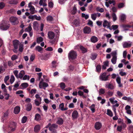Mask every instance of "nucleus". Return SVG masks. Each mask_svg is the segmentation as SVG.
Listing matches in <instances>:
<instances>
[{"instance_id": "nucleus-30", "label": "nucleus", "mask_w": 133, "mask_h": 133, "mask_svg": "<svg viewBox=\"0 0 133 133\" xmlns=\"http://www.w3.org/2000/svg\"><path fill=\"white\" fill-rule=\"evenodd\" d=\"M18 3L17 0H11L9 2V4H16Z\"/></svg>"}, {"instance_id": "nucleus-31", "label": "nucleus", "mask_w": 133, "mask_h": 133, "mask_svg": "<svg viewBox=\"0 0 133 133\" xmlns=\"http://www.w3.org/2000/svg\"><path fill=\"white\" fill-rule=\"evenodd\" d=\"M43 40V38L42 37H40L37 38L36 42L37 43L39 44L40 42H42Z\"/></svg>"}, {"instance_id": "nucleus-46", "label": "nucleus", "mask_w": 133, "mask_h": 133, "mask_svg": "<svg viewBox=\"0 0 133 133\" xmlns=\"http://www.w3.org/2000/svg\"><path fill=\"white\" fill-rule=\"evenodd\" d=\"M82 17L84 18L85 19H88L89 17V16L88 15H86L85 14H82Z\"/></svg>"}, {"instance_id": "nucleus-33", "label": "nucleus", "mask_w": 133, "mask_h": 133, "mask_svg": "<svg viewBox=\"0 0 133 133\" xmlns=\"http://www.w3.org/2000/svg\"><path fill=\"white\" fill-rule=\"evenodd\" d=\"M109 23L106 20H104L103 23V26L104 28L106 27L108 25H109Z\"/></svg>"}, {"instance_id": "nucleus-3", "label": "nucleus", "mask_w": 133, "mask_h": 133, "mask_svg": "<svg viewBox=\"0 0 133 133\" xmlns=\"http://www.w3.org/2000/svg\"><path fill=\"white\" fill-rule=\"evenodd\" d=\"M9 21L12 25H17L19 22L17 18L14 16H12L10 17L9 18Z\"/></svg>"}, {"instance_id": "nucleus-50", "label": "nucleus", "mask_w": 133, "mask_h": 133, "mask_svg": "<svg viewBox=\"0 0 133 133\" xmlns=\"http://www.w3.org/2000/svg\"><path fill=\"white\" fill-rule=\"evenodd\" d=\"M53 20V18L51 16H49L47 17V20L50 22L52 21Z\"/></svg>"}, {"instance_id": "nucleus-22", "label": "nucleus", "mask_w": 133, "mask_h": 133, "mask_svg": "<svg viewBox=\"0 0 133 133\" xmlns=\"http://www.w3.org/2000/svg\"><path fill=\"white\" fill-rule=\"evenodd\" d=\"M32 108L31 104V103H29L27 105L26 110L28 111H29L31 110Z\"/></svg>"}, {"instance_id": "nucleus-7", "label": "nucleus", "mask_w": 133, "mask_h": 133, "mask_svg": "<svg viewBox=\"0 0 133 133\" xmlns=\"http://www.w3.org/2000/svg\"><path fill=\"white\" fill-rule=\"evenodd\" d=\"M78 116V113L76 110H74L72 112V119L74 120L77 119Z\"/></svg>"}, {"instance_id": "nucleus-11", "label": "nucleus", "mask_w": 133, "mask_h": 133, "mask_svg": "<svg viewBox=\"0 0 133 133\" xmlns=\"http://www.w3.org/2000/svg\"><path fill=\"white\" fill-rule=\"evenodd\" d=\"M107 75V73L106 72H104L103 73L99 76V78L102 81H106L107 79L106 78V76Z\"/></svg>"}, {"instance_id": "nucleus-55", "label": "nucleus", "mask_w": 133, "mask_h": 133, "mask_svg": "<svg viewBox=\"0 0 133 133\" xmlns=\"http://www.w3.org/2000/svg\"><path fill=\"white\" fill-rule=\"evenodd\" d=\"M111 27L112 29H113L114 30H116L118 27V26L117 25H112Z\"/></svg>"}, {"instance_id": "nucleus-40", "label": "nucleus", "mask_w": 133, "mask_h": 133, "mask_svg": "<svg viewBox=\"0 0 133 133\" xmlns=\"http://www.w3.org/2000/svg\"><path fill=\"white\" fill-rule=\"evenodd\" d=\"M36 90L32 89L30 92V94L33 96L36 92Z\"/></svg>"}, {"instance_id": "nucleus-14", "label": "nucleus", "mask_w": 133, "mask_h": 133, "mask_svg": "<svg viewBox=\"0 0 133 133\" xmlns=\"http://www.w3.org/2000/svg\"><path fill=\"white\" fill-rule=\"evenodd\" d=\"M90 40L92 42L95 43L98 41V38L95 36H93L91 37Z\"/></svg>"}, {"instance_id": "nucleus-16", "label": "nucleus", "mask_w": 133, "mask_h": 133, "mask_svg": "<svg viewBox=\"0 0 133 133\" xmlns=\"http://www.w3.org/2000/svg\"><path fill=\"white\" fill-rule=\"evenodd\" d=\"M79 48L81 50L82 53L83 54H84L87 51V49L85 48L82 45H80L79 46Z\"/></svg>"}, {"instance_id": "nucleus-6", "label": "nucleus", "mask_w": 133, "mask_h": 133, "mask_svg": "<svg viewBox=\"0 0 133 133\" xmlns=\"http://www.w3.org/2000/svg\"><path fill=\"white\" fill-rule=\"evenodd\" d=\"M91 31V28L88 26H85L83 29V32L85 34H89Z\"/></svg>"}, {"instance_id": "nucleus-19", "label": "nucleus", "mask_w": 133, "mask_h": 133, "mask_svg": "<svg viewBox=\"0 0 133 133\" xmlns=\"http://www.w3.org/2000/svg\"><path fill=\"white\" fill-rule=\"evenodd\" d=\"M107 88L113 90L114 89L115 87L112 84L109 83L108 85H106Z\"/></svg>"}, {"instance_id": "nucleus-12", "label": "nucleus", "mask_w": 133, "mask_h": 133, "mask_svg": "<svg viewBox=\"0 0 133 133\" xmlns=\"http://www.w3.org/2000/svg\"><path fill=\"white\" fill-rule=\"evenodd\" d=\"M102 126L101 124L99 122H97L95 123V128L96 130H99Z\"/></svg>"}, {"instance_id": "nucleus-34", "label": "nucleus", "mask_w": 133, "mask_h": 133, "mask_svg": "<svg viewBox=\"0 0 133 133\" xmlns=\"http://www.w3.org/2000/svg\"><path fill=\"white\" fill-rule=\"evenodd\" d=\"M116 60L117 57H113L111 59V61L113 64H115L116 63Z\"/></svg>"}, {"instance_id": "nucleus-44", "label": "nucleus", "mask_w": 133, "mask_h": 133, "mask_svg": "<svg viewBox=\"0 0 133 133\" xmlns=\"http://www.w3.org/2000/svg\"><path fill=\"white\" fill-rule=\"evenodd\" d=\"M74 24L76 26H77L79 25V23L77 19H75L73 21Z\"/></svg>"}, {"instance_id": "nucleus-29", "label": "nucleus", "mask_w": 133, "mask_h": 133, "mask_svg": "<svg viewBox=\"0 0 133 133\" xmlns=\"http://www.w3.org/2000/svg\"><path fill=\"white\" fill-rule=\"evenodd\" d=\"M36 50L38 51L41 53V52L43 50V48L39 46H36L35 48Z\"/></svg>"}, {"instance_id": "nucleus-8", "label": "nucleus", "mask_w": 133, "mask_h": 133, "mask_svg": "<svg viewBox=\"0 0 133 133\" xmlns=\"http://www.w3.org/2000/svg\"><path fill=\"white\" fill-rule=\"evenodd\" d=\"M12 43L14 48L18 49L19 45V42L17 39H15L13 41Z\"/></svg>"}, {"instance_id": "nucleus-10", "label": "nucleus", "mask_w": 133, "mask_h": 133, "mask_svg": "<svg viewBox=\"0 0 133 133\" xmlns=\"http://www.w3.org/2000/svg\"><path fill=\"white\" fill-rule=\"evenodd\" d=\"M49 38L50 39H53L55 37V35L54 33L51 31H49L48 33Z\"/></svg>"}, {"instance_id": "nucleus-24", "label": "nucleus", "mask_w": 133, "mask_h": 133, "mask_svg": "<svg viewBox=\"0 0 133 133\" xmlns=\"http://www.w3.org/2000/svg\"><path fill=\"white\" fill-rule=\"evenodd\" d=\"M95 105L94 104H93L91 105L90 107V109L92 111V113H93L95 112Z\"/></svg>"}, {"instance_id": "nucleus-4", "label": "nucleus", "mask_w": 133, "mask_h": 133, "mask_svg": "<svg viewBox=\"0 0 133 133\" xmlns=\"http://www.w3.org/2000/svg\"><path fill=\"white\" fill-rule=\"evenodd\" d=\"M10 26V24L3 22L0 24V29L3 30H6L8 29Z\"/></svg>"}, {"instance_id": "nucleus-63", "label": "nucleus", "mask_w": 133, "mask_h": 133, "mask_svg": "<svg viewBox=\"0 0 133 133\" xmlns=\"http://www.w3.org/2000/svg\"><path fill=\"white\" fill-rule=\"evenodd\" d=\"M30 79V77L29 76H28L27 75H25L23 77V80H25L26 79L29 80Z\"/></svg>"}, {"instance_id": "nucleus-13", "label": "nucleus", "mask_w": 133, "mask_h": 133, "mask_svg": "<svg viewBox=\"0 0 133 133\" xmlns=\"http://www.w3.org/2000/svg\"><path fill=\"white\" fill-rule=\"evenodd\" d=\"M8 115V111H6V112L3 113L1 119L2 121L3 122H4L5 120L7 118Z\"/></svg>"}, {"instance_id": "nucleus-54", "label": "nucleus", "mask_w": 133, "mask_h": 133, "mask_svg": "<svg viewBox=\"0 0 133 133\" xmlns=\"http://www.w3.org/2000/svg\"><path fill=\"white\" fill-rule=\"evenodd\" d=\"M18 71L17 70H15L13 71V73L15 76L17 78H18Z\"/></svg>"}, {"instance_id": "nucleus-9", "label": "nucleus", "mask_w": 133, "mask_h": 133, "mask_svg": "<svg viewBox=\"0 0 133 133\" xmlns=\"http://www.w3.org/2000/svg\"><path fill=\"white\" fill-rule=\"evenodd\" d=\"M131 43L130 42H125L123 43V47L124 48H127L130 47L131 45Z\"/></svg>"}, {"instance_id": "nucleus-60", "label": "nucleus", "mask_w": 133, "mask_h": 133, "mask_svg": "<svg viewBox=\"0 0 133 133\" xmlns=\"http://www.w3.org/2000/svg\"><path fill=\"white\" fill-rule=\"evenodd\" d=\"M35 104L37 106H39L41 104V102L38 101L37 99H36L35 100Z\"/></svg>"}, {"instance_id": "nucleus-32", "label": "nucleus", "mask_w": 133, "mask_h": 133, "mask_svg": "<svg viewBox=\"0 0 133 133\" xmlns=\"http://www.w3.org/2000/svg\"><path fill=\"white\" fill-rule=\"evenodd\" d=\"M99 92V95L104 94L105 92V89L103 88L100 89Z\"/></svg>"}, {"instance_id": "nucleus-38", "label": "nucleus", "mask_w": 133, "mask_h": 133, "mask_svg": "<svg viewBox=\"0 0 133 133\" xmlns=\"http://www.w3.org/2000/svg\"><path fill=\"white\" fill-rule=\"evenodd\" d=\"M97 14L94 13L91 15V18L94 20H95L96 18Z\"/></svg>"}, {"instance_id": "nucleus-59", "label": "nucleus", "mask_w": 133, "mask_h": 133, "mask_svg": "<svg viewBox=\"0 0 133 133\" xmlns=\"http://www.w3.org/2000/svg\"><path fill=\"white\" fill-rule=\"evenodd\" d=\"M101 69V67L99 65H97L96 67V69L97 72H99Z\"/></svg>"}, {"instance_id": "nucleus-43", "label": "nucleus", "mask_w": 133, "mask_h": 133, "mask_svg": "<svg viewBox=\"0 0 133 133\" xmlns=\"http://www.w3.org/2000/svg\"><path fill=\"white\" fill-rule=\"evenodd\" d=\"M27 120V118L25 116H24L23 117L22 120L21 122L22 123H25Z\"/></svg>"}, {"instance_id": "nucleus-62", "label": "nucleus", "mask_w": 133, "mask_h": 133, "mask_svg": "<svg viewBox=\"0 0 133 133\" xmlns=\"http://www.w3.org/2000/svg\"><path fill=\"white\" fill-rule=\"evenodd\" d=\"M17 58V56L16 55H12L11 57V59L12 61H14Z\"/></svg>"}, {"instance_id": "nucleus-57", "label": "nucleus", "mask_w": 133, "mask_h": 133, "mask_svg": "<svg viewBox=\"0 0 133 133\" xmlns=\"http://www.w3.org/2000/svg\"><path fill=\"white\" fill-rule=\"evenodd\" d=\"M107 94L109 96L111 97L112 96L113 94V92L109 91L107 92Z\"/></svg>"}, {"instance_id": "nucleus-17", "label": "nucleus", "mask_w": 133, "mask_h": 133, "mask_svg": "<svg viewBox=\"0 0 133 133\" xmlns=\"http://www.w3.org/2000/svg\"><path fill=\"white\" fill-rule=\"evenodd\" d=\"M20 108L19 106L16 107L14 109V113L15 114H17L19 112Z\"/></svg>"}, {"instance_id": "nucleus-18", "label": "nucleus", "mask_w": 133, "mask_h": 133, "mask_svg": "<svg viewBox=\"0 0 133 133\" xmlns=\"http://www.w3.org/2000/svg\"><path fill=\"white\" fill-rule=\"evenodd\" d=\"M25 74L24 71L23 70H22L21 71L19 74V75L18 76V78H19L21 79L23 77V76Z\"/></svg>"}, {"instance_id": "nucleus-61", "label": "nucleus", "mask_w": 133, "mask_h": 133, "mask_svg": "<svg viewBox=\"0 0 133 133\" xmlns=\"http://www.w3.org/2000/svg\"><path fill=\"white\" fill-rule=\"evenodd\" d=\"M123 27L124 29L126 28H130L131 27V25L128 24H124L123 25Z\"/></svg>"}, {"instance_id": "nucleus-36", "label": "nucleus", "mask_w": 133, "mask_h": 133, "mask_svg": "<svg viewBox=\"0 0 133 133\" xmlns=\"http://www.w3.org/2000/svg\"><path fill=\"white\" fill-rule=\"evenodd\" d=\"M21 86L24 88H26L28 87V84L27 83H23L21 84Z\"/></svg>"}, {"instance_id": "nucleus-56", "label": "nucleus", "mask_w": 133, "mask_h": 133, "mask_svg": "<svg viewBox=\"0 0 133 133\" xmlns=\"http://www.w3.org/2000/svg\"><path fill=\"white\" fill-rule=\"evenodd\" d=\"M5 4L3 2L0 3V9L3 8L5 6Z\"/></svg>"}, {"instance_id": "nucleus-26", "label": "nucleus", "mask_w": 133, "mask_h": 133, "mask_svg": "<svg viewBox=\"0 0 133 133\" xmlns=\"http://www.w3.org/2000/svg\"><path fill=\"white\" fill-rule=\"evenodd\" d=\"M97 54H91V58L93 60H95L96 58Z\"/></svg>"}, {"instance_id": "nucleus-23", "label": "nucleus", "mask_w": 133, "mask_h": 133, "mask_svg": "<svg viewBox=\"0 0 133 133\" xmlns=\"http://www.w3.org/2000/svg\"><path fill=\"white\" fill-rule=\"evenodd\" d=\"M107 114L110 117L113 116V114L111 110L109 109H108L107 110Z\"/></svg>"}, {"instance_id": "nucleus-51", "label": "nucleus", "mask_w": 133, "mask_h": 133, "mask_svg": "<svg viewBox=\"0 0 133 133\" xmlns=\"http://www.w3.org/2000/svg\"><path fill=\"white\" fill-rule=\"evenodd\" d=\"M112 16L114 21H115L117 19V17L116 14L114 13L112 14Z\"/></svg>"}, {"instance_id": "nucleus-58", "label": "nucleus", "mask_w": 133, "mask_h": 133, "mask_svg": "<svg viewBox=\"0 0 133 133\" xmlns=\"http://www.w3.org/2000/svg\"><path fill=\"white\" fill-rule=\"evenodd\" d=\"M35 58V55L33 54L30 57V59L31 61H33Z\"/></svg>"}, {"instance_id": "nucleus-37", "label": "nucleus", "mask_w": 133, "mask_h": 133, "mask_svg": "<svg viewBox=\"0 0 133 133\" xmlns=\"http://www.w3.org/2000/svg\"><path fill=\"white\" fill-rule=\"evenodd\" d=\"M77 9L76 6H74L73 7V10L71 11L72 14H75L77 12Z\"/></svg>"}, {"instance_id": "nucleus-35", "label": "nucleus", "mask_w": 133, "mask_h": 133, "mask_svg": "<svg viewBox=\"0 0 133 133\" xmlns=\"http://www.w3.org/2000/svg\"><path fill=\"white\" fill-rule=\"evenodd\" d=\"M60 87L62 89H64L65 87V84L63 82H61L60 84Z\"/></svg>"}, {"instance_id": "nucleus-49", "label": "nucleus", "mask_w": 133, "mask_h": 133, "mask_svg": "<svg viewBox=\"0 0 133 133\" xmlns=\"http://www.w3.org/2000/svg\"><path fill=\"white\" fill-rule=\"evenodd\" d=\"M32 30V28L31 26L29 25L27 28L25 29L26 31L28 32H30Z\"/></svg>"}, {"instance_id": "nucleus-41", "label": "nucleus", "mask_w": 133, "mask_h": 133, "mask_svg": "<svg viewBox=\"0 0 133 133\" xmlns=\"http://www.w3.org/2000/svg\"><path fill=\"white\" fill-rule=\"evenodd\" d=\"M64 104L62 103L59 105V108L61 110L63 111V110L64 108Z\"/></svg>"}, {"instance_id": "nucleus-25", "label": "nucleus", "mask_w": 133, "mask_h": 133, "mask_svg": "<svg viewBox=\"0 0 133 133\" xmlns=\"http://www.w3.org/2000/svg\"><path fill=\"white\" fill-rule=\"evenodd\" d=\"M50 57V55L49 54H45L43 56V59L45 60H47Z\"/></svg>"}, {"instance_id": "nucleus-20", "label": "nucleus", "mask_w": 133, "mask_h": 133, "mask_svg": "<svg viewBox=\"0 0 133 133\" xmlns=\"http://www.w3.org/2000/svg\"><path fill=\"white\" fill-rule=\"evenodd\" d=\"M63 122V120L62 118H59L58 119V120L57 122V123L59 125H61L62 124Z\"/></svg>"}, {"instance_id": "nucleus-53", "label": "nucleus", "mask_w": 133, "mask_h": 133, "mask_svg": "<svg viewBox=\"0 0 133 133\" xmlns=\"http://www.w3.org/2000/svg\"><path fill=\"white\" fill-rule=\"evenodd\" d=\"M124 6V4L123 3H119L118 5V7L119 8H123Z\"/></svg>"}, {"instance_id": "nucleus-27", "label": "nucleus", "mask_w": 133, "mask_h": 133, "mask_svg": "<svg viewBox=\"0 0 133 133\" xmlns=\"http://www.w3.org/2000/svg\"><path fill=\"white\" fill-rule=\"evenodd\" d=\"M115 98H111L109 99V100L110 102L111 103L113 104H114L115 103H116L117 102V101L116 100L114 101Z\"/></svg>"}, {"instance_id": "nucleus-28", "label": "nucleus", "mask_w": 133, "mask_h": 133, "mask_svg": "<svg viewBox=\"0 0 133 133\" xmlns=\"http://www.w3.org/2000/svg\"><path fill=\"white\" fill-rule=\"evenodd\" d=\"M119 18L121 21H123L126 19V17L125 15L123 14L120 16Z\"/></svg>"}, {"instance_id": "nucleus-39", "label": "nucleus", "mask_w": 133, "mask_h": 133, "mask_svg": "<svg viewBox=\"0 0 133 133\" xmlns=\"http://www.w3.org/2000/svg\"><path fill=\"white\" fill-rule=\"evenodd\" d=\"M23 47V44H20L19 45V51L21 52H22L23 51L24 49Z\"/></svg>"}, {"instance_id": "nucleus-64", "label": "nucleus", "mask_w": 133, "mask_h": 133, "mask_svg": "<svg viewBox=\"0 0 133 133\" xmlns=\"http://www.w3.org/2000/svg\"><path fill=\"white\" fill-rule=\"evenodd\" d=\"M5 97V99L6 100H8L9 99L10 95L9 94H8L7 93L6 94H5L4 95Z\"/></svg>"}, {"instance_id": "nucleus-47", "label": "nucleus", "mask_w": 133, "mask_h": 133, "mask_svg": "<svg viewBox=\"0 0 133 133\" xmlns=\"http://www.w3.org/2000/svg\"><path fill=\"white\" fill-rule=\"evenodd\" d=\"M96 10L97 11H99L101 12H104V10L103 8H101L99 7H97L96 8Z\"/></svg>"}, {"instance_id": "nucleus-1", "label": "nucleus", "mask_w": 133, "mask_h": 133, "mask_svg": "<svg viewBox=\"0 0 133 133\" xmlns=\"http://www.w3.org/2000/svg\"><path fill=\"white\" fill-rule=\"evenodd\" d=\"M17 124L15 122H11L8 126V133H12V132L15 131L17 128Z\"/></svg>"}, {"instance_id": "nucleus-42", "label": "nucleus", "mask_w": 133, "mask_h": 133, "mask_svg": "<svg viewBox=\"0 0 133 133\" xmlns=\"http://www.w3.org/2000/svg\"><path fill=\"white\" fill-rule=\"evenodd\" d=\"M15 81V78L13 75L11 76L10 79V81L11 84H12Z\"/></svg>"}, {"instance_id": "nucleus-2", "label": "nucleus", "mask_w": 133, "mask_h": 133, "mask_svg": "<svg viewBox=\"0 0 133 133\" xmlns=\"http://www.w3.org/2000/svg\"><path fill=\"white\" fill-rule=\"evenodd\" d=\"M77 57V54L75 51L71 50L68 54V57L70 60L75 59Z\"/></svg>"}, {"instance_id": "nucleus-52", "label": "nucleus", "mask_w": 133, "mask_h": 133, "mask_svg": "<svg viewBox=\"0 0 133 133\" xmlns=\"http://www.w3.org/2000/svg\"><path fill=\"white\" fill-rule=\"evenodd\" d=\"M37 24L38 23L37 21H35L33 23V25L34 29H35L37 28Z\"/></svg>"}, {"instance_id": "nucleus-5", "label": "nucleus", "mask_w": 133, "mask_h": 133, "mask_svg": "<svg viewBox=\"0 0 133 133\" xmlns=\"http://www.w3.org/2000/svg\"><path fill=\"white\" fill-rule=\"evenodd\" d=\"M58 127V125L56 124H53L50 126L49 128V130L51 131H52L54 133H55L56 130V128H57Z\"/></svg>"}, {"instance_id": "nucleus-15", "label": "nucleus", "mask_w": 133, "mask_h": 133, "mask_svg": "<svg viewBox=\"0 0 133 133\" xmlns=\"http://www.w3.org/2000/svg\"><path fill=\"white\" fill-rule=\"evenodd\" d=\"M40 130V127L39 125H37L34 127V130L35 132H38Z\"/></svg>"}, {"instance_id": "nucleus-45", "label": "nucleus", "mask_w": 133, "mask_h": 133, "mask_svg": "<svg viewBox=\"0 0 133 133\" xmlns=\"http://www.w3.org/2000/svg\"><path fill=\"white\" fill-rule=\"evenodd\" d=\"M30 9V10L31 11V14H34V12L35 10V8L33 6H31Z\"/></svg>"}, {"instance_id": "nucleus-21", "label": "nucleus", "mask_w": 133, "mask_h": 133, "mask_svg": "<svg viewBox=\"0 0 133 133\" xmlns=\"http://www.w3.org/2000/svg\"><path fill=\"white\" fill-rule=\"evenodd\" d=\"M41 118V116L40 115L38 114H36L35 116V120L36 121H38L40 120Z\"/></svg>"}, {"instance_id": "nucleus-48", "label": "nucleus", "mask_w": 133, "mask_h": 133, "mask_svg": "<svg viewBox=\"0 0 133 133\" xmlns=\"http://www.w3.org/2000/svg\"><path fill=\"white\" fill-rule=\"evenodd\" d=\"M48 84L46 83L45 82L42 83V86L43 87V89H45V88L48 87Z\"/></svg>"}]
</instances>
